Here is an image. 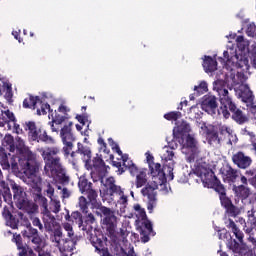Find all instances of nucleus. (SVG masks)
<instances>
[{
  "label": "nucleus",
  "instance_id": "f257e3e1",
  "mask_svg": "<svg viewBox=\"0 0 256 256\" xmlns=\"http://www.w3.org/2000/svg\"><path fill=\"white\" fill-rule=\"evenodd\" d=\"M237 48L235 44L228 41L226 50L223 52V58L220 60L224 63L225 80H222L225 87L229 91L235 92L237 97L244 103L253 101V92L247 85V72L249 71V57L253 67L256 68V42L251 45L249 50V41L243 36L236 38Z\"/></svg>",
  "mask_w": 256,
  "mask_h": 256
},
{
  "label": "nucleus",
  "instance_id": "f03ea898",
  "mask_svg": "<svg viewBox=\"0 0 256 256\" xmlns=\"http://www.w3.org/2000/svg\"><path fill=\"white\" fill-rule=\"evenodd\" d=\"M15 139L11 134H6L2 139V151L10 153H18L19 156H13L11 161L12 171L14 173H23L24 181L27 185H31L37 191H41V176L39 175V165L35 162V154L29 151L25 146V142L21 138Z\"/></svg>",
  "mask_w": 256,
  "mask_h": 256
},
{
  "label": "nucleus",
  "instance_id": "7ed1b4c3",
  "mask_svg": "<svg viewBox=\"0 0 256 256\" xmlns=\"http://www.w3.org/2000/svg\"><path fill=\"white\" fill-rule=\"evenodd\" d=\"M182 114L178 111H172L164 114V119L166 121H176V126L173 129L174 139H177L178 143L181 145V152L186 155V160L189 163H195L198 159L205 157L207 153L199 149V143L189 134L191 131V126L185 121H179Z\"/></svg>",
  "mask_w": 256,
  "mask_h": 256
},
{
  "label": "nucleus",
  "instance_id": "20e7f679",
  "mask_svg": "<svg viewBox=\"0 0 256 256\" xmlns=\"http://www.w3.org/2000/svg\"><path fill=\"white\" fill-rule=\"evenodd\" d=\"M214 167L215 164L209 163L207 156H203L194 162L192 171L194 175L200 178L203 187H206L207 189H215V191L219 193L221 204L227 209L231 207V200L227 198L225 195V188L219 184V180L215 177V173H213Z\"/></svg>",
  "mask_w": 256,
  "mask_h": 256
},
{
  "label": "nucleus",
  "instance_id": "39448f33",
  "mask_svg": "<svg viewBox=\"0 0 256 256\" xmlns=\"http://www.w3.org/2000/svg\"><path fill=\"white\" fill-rule=\"evenodd\" d=\"M213 91H216L221 104V107L218 110V115H223L224 119H229V117H231L229 111H231V113H233L232 119H234L236 123H239L240 125L247 123V116L243 115V112L237 109V106L233 103V95H231L229 88L225 86L223 80H216L213 82Z\"/></svg>",
  "mask_w": 256,
  "mask_h": 256
},
{
  "label": "nucleus",
  "instance_id": "423d86ee",
  "mask_svg": "<svg viewBox=\"0 0 256 256\" xmlns=\"http://www.w3.org/2000/svg\"><path fill=\"white\" fill-rule=\"evenodd\" d=\"M42 157L45 161V173L48 177H52L56 183H69V176L65 173V169L61 166V162L58 157H55L59 153L57 148H45L40 149Z\"/></svg>",
  "mask_w": 256,
  "mask_h": 256
},
{
  "label": "nucleus",
  "instance_id": "0eeeda50",
  "mask_svg": "<svg viewBox=\"0 0 256 256\" xmlns=\"http://www.w3.org/2000/svg\"><path fill=\"white\" fill-rule=\"evenodd\" d=\"M134 215L136 217V227L140 229L141 241L142 243H149L155 232H153V224L147 219V213L145 208L141 207L139 204H134Z\"/></svg>",
  "mask_w": 256,
  "mask_h": 256
},
{
  "label": "nucleus",
  "instance_id": "6e6552de",
  "mask_svg": "<svg viewBox=\"0 0 256 256\" xmlns=\"http://www.w3.org/2000/svg\"><path fill=\"white\" fill-rule=\"evenodd\" d=\"M32 187L34 193H36L37 197H40V200L42 202V207H43V221L46 229L51 231V227H53V223H55V217L51 215L52 213H59L61 211V202H59L55 198H51L50 201V208H47V198L41 196V178H40V190H37V188Z\"/></svg>",
  "mask_w": 256,
  "mask_h": 256
},
{
  "label": "nucleus",
  "instance_id": "1a4fd4ad",
  "mask_svg": "<svg viewBox=\"0 0 256 256\" xmlns=\"http://www.w3.org/2000/svg\"><path fill=\"white\" fill-rule=\"evenodd\" d=\"M129 232L125 229H120L115 235H112V241L115 245L116 255L118 256H137L131 244L127 242Z\"/></svg>",
  "mask_w": 256,
  "mask_h": 256
},
{
  "label": "nucleus",
  "instance_id": "9d476101",
  "mask_svg": "<svg viewBox=\"0 0 256 256\" xmlns=\"http://www.w3.org/2000/svg\"><path fill=\"white\" fill-rule=\"evenodd\" d=\"M176 139L174 138V140H172L171 142H168V146H165L162 150V155H161V159L165 165V167H167V179L168 181H173L174 179V175H173V169H175V159H177V157L175 156V149H177L178 144L175 141Z\"/></svg>",
  "mask_w": 256,
  "mask_h": 256
},
{
  "label": "nucleus",
  "instance_id": "9b49d317",
  "mask_svg": "<svg viewBox=\"0 0 256 256\" xmlns=\"http://www.w3.org/2000/svg\"><path fill=\"white\" fill-rule=\"evenodd\" d=\"M0 127H3L5 131H13L17 135L23 133V130L19 125H17V120L13 112L3 106V103L0 102Z\"/></svg>",
  "mask_w": 256,
  "mask_h": 256
},
{
  "label": "nucleus",
  "instance_id": "f8f14e48",
  "mask_svg": "<svg viewBox=\"0 0 256 256\" xmlns=\"http://www.w3.org/2000/svg\"><path fill=\"white\" fill-rule=\"evenodd\" d=\"M127 159V157H124ZM124 167L128 169L132 177H136V187L141 189L144 185H149V178H147V168H139L133 160H125Z\"/></svg>",
  "mask_w": 256,
  "mask_h": 256
},
{
  "label": "nucleus",
  "instance_id": "ddd939ff",
  "mask_svg": "<svg viewBox=\"0 0 256 256\" xmlns=\"http://www.w3.org/2000/svg\"><path fill=\"white\" fill-rule=\"evenodd\" d=\"M25 129L28 131V137L30 141H43V143H47L48 145H53L55 143V139L51 136L47 135V131L43 128H37L35 122H26Z\"/></svg>",
  "mask_w": 256,
  "mask_h": 256
},
{
  "label": "nucleus",
  "instance_id": "4468645a",
  "mask_svg": "<svg viewBox=\"0 0 256 256\" xmlns=\"http://www.w3.org/2000/svg\"><path fill=\"white\" fill-rule=\"evenodd\" d=\"M101 196L103 201L108 203V205H115L116 209H120V213H125L128 199L123 189L118 188L114 194H103V192H101Z\"/></svg>",
  "mask_w": 256,
  "mask_h": 256
},
{
  "label": "nucleus",
  "instance_id": "2eb2a0df",
  "mask_svg": "<svg viewBox=\"0 0 256 256\" xmlns=\"http://www.w3.org/2000/svg\"><path fill=\"white\" fill-rule=\"evenodd\" d=\"M73 127V122H66L65 125L60 130V137L62 139V143L64 145V152L66 155H69L73 149V143L75 142V136L71 131Z\"/></svg>",
  "mask_w": 256,
  "mask_h": 256
},
{
  "label": "nucleus",
  "instance_id": "dca6fc26",
  "mask_svg": "<svg viewBox=\"0 0 256 256\" xmlns=\"http://www.w3.org/2000/svg\"><path fill=\"white\" fill-rule=\"evenodd\" d=\"M102 213V225L109 231V233H115L117 225H119V219L115 216V211L102 206L100 208Z\"/></svg>",
  "mask_w": 256,
  "mask_h": 256
},
{
  "label": "nucleus",
  "instance_id": "f3484780",
  "mask_svg": "<svg viewBox=\"0 0 256 256\" xmlns=\"http://www.w3.org/2000/svg\"><path fill=\"white\" fill-rule=\"evenodd\" d=\"M157 185H151L148 182L144 188L141 190L143 197H147L146 208L148 213H153L157 207Z\"/></svg>",
  "mask_w": 256,
  "mask_h": 256
},
{
  "label": "nucleus",
  "instance_id": "a211bd4d",
  "mask_svg": "<svg viewBox=\"0 0 256 256\" xmlns=\"http://www.w3.org/2000/svg\"><path fill=\"white\" fill-rule=\"evenodd\" d=\"M69 113H71V108L65 102H62L58 107V111H50L48 118L52 120V123L61 125V123H65L69 119Z\"/></svg>",
  "mask_w": 256,
  "mask_h": 256
},
{
  "label": "nucleus",
  "instance_id": "6ab92c4d",
  "mask_svg": "<svg viewBox=\"0 0 256 256\" xmlns=\"http://www.w3.org/2000/svg\"><path fill=\"white\" fill-rule=\"evenodd\" d=\"M201 109L211 115L217 117V97L213 95H205L201 100Z\"/></svg>",
  "mask_w": 256,
  "mask_h": 256
},
{
  "label": "nucleus",
  "instance_id": "aec40b11",
  "mask_svg": "<svg viewBox=\"0 0 256 256\" xmlns=\"http://www.w3.org/2000/svg\"><path fill=\"white\" fill-rule=\"evenodd\" d=\"M167 179L169 178H167V176H165V172H163L162 178L161 174H156L155 176H152V180H149V183H151V185H156V189H159L162 195H169L171 186L167 184Z\"/></svg>",
  "mask_w": 256,
  "mask_h": 256
},
{
  "label": "nucleus",
  "instance_id": "412c9836",
  "mask_svg": "<svg viewBox=\"0 0 256 256\" xmlns=\"http://www.w3.org/2000/svg\"><path fill=\"white\" fill-rule=\"evenodd\" d=\"M146 163L148 164L150 177H155L156 175H160V178L163 179V170L161 169V164L155 163V158L151 152L147 151L145 153Z\"/></svg>",
  "mask_w": 256,
  "mask_h": 256
},
{
  "label": "nucleus",
  "instance_id": "4be33fe9",
  "mask_svg": "<svg viewBox=\"0 0 256 256\" xmlns=\"http://www.w3.org/2000/svg\"><path fill=\"white\" fill-rule=\"evenodd\" d=\"M11 187L14 193V201L18 204L19 209H23L27 203L25 201V192L23 191V188L14 182L11 183Z\"/></svg>",
  "mask_w": 256,
  "mask_h": 256
},
{
  "label": "nucleus",
  "instance_id": "5701e85b",
  "mask_svg": "<svg viewBox=\"0 0 256 256\" xmlns=\"http://www.w3.org/2000/svg\"><path fill=\"white\" fill-rule=\"evenodd\" d=\"M233 162L237 165L240 169H247L251 165V159L248 156H245L243 152H238L233 155Z\"/></svg>",
  "mask_w": 256,
  "mask_h": 256
},
{
  "label": "nucleus",
  "instance_id": "b1692460",
  "mask_svg": "<svg viewBox=\"0 0 256 256\" xmlns=\"http://www.w3.org/2000/svg\"><path fill=\"white\" fill-rule=\"evenodd\" d=\"M13 242L16 243L17 248L20 251L19 256H35L31 248L23 246V244L21 243V235L14 234Z\"/></svg>",
  "mask_w": 256,
  "mask_h": 256
},
{
  "label": "nucleus",
  "instance_id": "393cba45",
  "mask_svg": "<svg viewBox=\"0 0 256 256\" xmlns=\"http://www.w3.org/2000/svg\"><path fill=\"white\" fill-rule=\"evenodd\" d=\"M0 95L4 97L6 101H11L13 92L11 91V83L7 79H0Z\"/></svg>",
  "mask_w": 256,
  "mask_h": 256
},
{
  "label": "nucleus",
  "instance_id": "a878e982",
  "mask_svg": "<svg viewBox=\"0 0 256 256\" xmlns=\"http://www.w3.org/2000/svg\"><path fill=\"white\" fill-rule=\"evenodd\" d=\"M220 173L224 181L231 183L237 179V172L229 165H225L220 169Z\"/></svg>",
  "mask_w": 256,
  "mask_h": 256
},
{
  "label": "nucleus",
  "instance_id": "bb28decb",
  "mask_svg": "<svg viewBox=\"0 0 256 256\" xmlns=\"http://www.w3.org/2000/svg\"><path fill=\"white\" fill-rule=\"evenodd\" d=\"M101 183L107 189L106 195H113L117 193V189H121V186L115 185V178L113 177L102 178Z\"/></svg>",
  "mask_w": 256,
  "mask_h": 256
},
{
  "label": "nucleus",
  "instance_id": "cd10ccee",
  "mask_svg": "<svg viewBox=\"0 0 256 256\" xmlns=\"http://www.w3.org/2000/svg\"><path fill=\"white\" fill-rule=\"evenodd\" d=\"M62 256H72L73 249H75V242L72 240H62L61 245L58 246Z\"/></svg>",
  "mask_w": 256,
  "mask_h": 256
},
{
  "label": "nucleus",
  "instance_id": "c85d7f7f",
  "mask_svg": "<svg viewBox=\"0 0 256 256\" xmlns=\"http://www.w3.org/2000/svg\"><path fill=\"white\" fill-rule=\"evenodd\" d=\"M202 65L205 73H215L217 71V60L211 58V56H204Z\"/></svg>",
  "mask_w": 256,
  "mask_h": 256
},
{
  "label": "nucleus",
  "instance_id": "c756f323",
  "mask_svg": "<svg viewBox=\"0 0 256 256\" xmlns=\"http://www.w3.org/2000/svg\"><path fill=\"white\" fill-rule=\"evenodd\" d=\"M41 99H43L42 96L30 95V96H28L24 99L23 107L25 109H34V110H36L37 107L39 106V103L41 104Z\"/></svg>",
  "mask_w": 256,
  "mask_h": 256
},
{
  "label": "nucleus",
  "instance_id": "7c9ffc66",
  "mask_svg": "<svg viewBox=\"0 0 256 256\" xmlns=\"http://www.w3.org/2000/svg\"><path fill=\"white\" fill-rule=\"evenodd\" d=\"M2 215H3L4 219H6V225L8 227H11V229H17L19 220H17L14 216L11 215V211H9V208L4 207Z\"/></svg>",
  "mask_w": 256,
  "mask_h": 256
},
{
  "label": "nucleus",
  "instance_id": "2f4dec72",
  "mask_svg": "<svg viewBox=\"0 0 256 256\" xmlns=\"http://www.w3.org/2000/svg\"><path fill=\"white\" fill-rule=\"evenodd\" d=\"M108 143H109L111 149H112L115 153H117V155H118V157H119L118 159H121V160H122V163H123L124 166H125V160H126V161H131V159H129V156H128L127 154H123V152L121 151V148H119V144L116 143V142L113 140V138H109V139H108ZM125 157H126V159H125Z\"/></svg>",
  "mask_w": 256,
  "mask_h": 256
},
{
  "label": "nucleus",
  "instance_id": "473e14b6",
  "mask_svg": "<svg viewBox=\"0 0 256 256\" xmlns=\"http://www.w3.org/2000/svg\"><path fill=\"white\" fill-rule=\"evenodd\" d=\"M108 143H109L111 149H112L115 153H117V155H118V157H119L118 159H121V160H122V163H123L124 166H125V160H126V161H131V159H129V156H128L127 154H123V152L121 151V148H119V144L116 143V142L113 140V138H109V139H108ZM125 157H126V159H125Z\"/></svg>",
  "mask_w": 256,
  "mask_h": 256
},
{
  "label": "nucleus",
  "instance_id": "72a5a7b5",
  "mask_svg": "<svg viewBox=\"0 0 256 256\" xmlns=\"http://www.w3.org/2000/svg\"><path fill=\"white\" fill-rule=\"evenodd\" d=\"M78 153L82 155L83 161L86 165H89V161H91V148L89 146H85L82 143H78Z\"/></svg>",
  "mask_w": 256,
  "mask_h": 256
},
{
  "label": "nucleus",
  "instance_id": "f704fd0d",
  "mask_svg": "<svg viewBox=\"0 0 256 256\" xmlns=\"http://www.w3.org/2000/svg\"><path fill=\"white\" fill-rule=\"evenodd\" d=\"M47 111H49V114L51 113V105L49 103H44L43 99H41V103L38 104L36 108L37 115H47Z\"/></svg>",
  "mask_w": 256,
  "mask_h": 256
},
{
  "label": "nucleus",
  "instance_id": "c9c22d12",
  "mask_svg": "<svg viewBox=\"0 0 256 256\" xmlns=\"http://www.w3.org/2000/svg\"><path fill=\"white\" fill-rule=\"evenodd\" d=\"M220 131L222 135H228L230 143H237V135L233 134V130L230 127L222 126Z\"/></svg>",
  "mask_w": 256,
  "mask_h": 256
},
{
  "label": "nucleus",
  "instance_id": "e433bc0d",
  "mask_svg": "<svg viewBox=\"0 0 256 256\" xmlns=\"http://www.w3.org/2000/svg\"><path fill=\"white\" fill-rule=\"evenodd\" d=\"M197 127L200 129V133L205 135V137L213 131V125L207 124L203 121H197Z\"/></svg>",
  "mask_w": 256,
  "mask_h": 256
},
{
  "label": "nucleus",
  "instance_id": "4c0bfd02",
  "mask_svg": "<svg viewBox=\"0 0 256 256\" xmlns=\"http://www.w3.org/2000/svg\"><path fill=\"white\" fill-rule=\"evenodd\" d=\"M40 95H41L43 101H49V103L51 105H57V103H59V98H57L51 92H42Z\"/></svg>",
  "mask_w": 256,
  "mask_h": 256
},
{
  "label": "nucleus",
  "instance_id": "58836bf2",
  "mask_svg": "<svg viewBox=\"0 0 256 256\" xmlns=\"http://www.w3.org/2000/svg\"><path fill=\"white\" fill-rule=\"evenodd\" d=\"M246 225L250 228H246V233H251L253 229L256 230V218L255 215H253V212H248V221Z\"/></svg>",
  "mask_w": 256,
  "mask_h": 256
},
{
  "label": "nucleus",
  "instance_id": "ea45409f",
  "mask_svg": "<svg viewBox=\"0 0 256 256\" xmlns=\"http://www.w3.org/2000/svg\"><path fill=\"white\" fill-rule=\"evenodd\" d=\"M188 115L190 119H201V117H203V112L199 110V105H195L189 109Z\"/></svg>",
  "mask_w": 256,
  "mask_h": 256
},
{
  "label": "nucleus",
  "instance_id": "a19ab883",
  "mask_svg": "<svg viewBox=\"0 0 256 256\" xmlns=\"http://www.w3.org/2000/svg\"><path fill=\"white\" fill-rule=\"evenodd\" d=\"M234 191L237 197H241V199H247V197H249V188L243 185L234 188Z\"/></svg>",
  "mask_w": 256,
  "mask_h": 256
},
{
  "label": "nucleus",
  "instance_id": "79ce46f5",
  "mask_svg": "<svg viewBox=\"0 0 256 256\" xmlns=\"http://www.w3.org/2000/svg\"><path fill=\"white\" fill-rule=\"evenodd\" d=\"M194 91L197 95H204V93L209 91V85L205 81H201L199 85L194 86Z\"/></svg>",
  "mask_w": 256,
  "mask_h": 256
},
{
  "label": "nucleus",
  "instance_id": "37998d69",
  "mask_svg": "<svg viewBox=\"0 0 256 256\" xmlns=\"http://www.w3.org/2000/svg\"><path fill=\"white\" fill-rule=\"evenodd\" d=\"M78 187L81 193H85L86 191H89L91 189V183H89L85 177H80Z\"/></svg>",
  "mask_w": 256,
  "mask_h": 256
},
{
  "label": "nucleus",
  "instance_id": "c03bdc74",
  "mask_svg": "<svg viewBox=\"0 0 256 256\" xmlns=\"http://www.w3.org/2000/svg\"><path fill=\"white\" fill-rule=\"evenodd\" d=\"M0 165L3 169H9L11 167L7 158V152H4L3 149H0Z\"/></svg>",
  "mask_w": 256,
  "mask_h": 256
},
{
  "label": "nucleus",
  "instance_id": "a18cd8bd",
  "mask_svg": "<svg viewBox=\"0 0 256 256\" xmlns=\"http://www.w3.org/2000/svg\"><path fill=\"white\" fill-rule=\"evenodd\" d=\"M37 229L31 227V224L26 225V230H24V237H27L28 239H31L35 235H37Z\"/></svg>",
  "mask_w": 256,
  "mask_h": 256
},
{
  "label": "nucleus",
  "instance_id": "49530a36",
  "mask_svg": "<svg viewBox=\"0 0 256 256\" xmlns=\"http://www.w3.org/2000/svg\"><path fill=\"white\" fill-rule=\"evenodd\" d=\"M210 145H219V136L216 132L213 131V129L210 131V133L206 136Z\"/></svg>",
  "mask_w": 256,
  "mask_h": 256
},
{
  "label": "nucleus",
  "instance_id": "de8ad7c7",
  "mask_svg": "<svg viewBox=\"0 0 256 256\" xmlns=\"http://www.w3.org/2000/svg\"><path fill=\"white\" fill-rule=\"evenodd\" d=\"M246 34L248 37H256V26L255 23H249L246 28Z\"/></svg>",
  "mask_w": 256,
  "mask_h": 256
},
{
  "label": "nucleus",
  "instance_id": "09e8293b",
  "mask_svg": "<svg viewBox=\"0 0 256 256\" xmlns=\"http://www.w3.org/2000/svg\"><path fill=\"white\" fill-rule=\"evenodd\" d=\"M92 245L95 247L96 251H105V249H103V242L99 238H92Z\"/></svg>",
  "mask_w": 256,
  "mask_h": 256
},
{
  "label": "nucleus",
  "instance_id": "8fccbe9b",
  "mask_svg": "<svg viewBox=\"0 0 256 256\" xmlns=\"http://www.w3.org/2000/svg\"><path fill=\"white\" fill-rule=\"evenodd\" d=\"M98 145L100 146V153H104L105 155H109V150L107 149V144L103 138H98Z\"/></svg>",
  "mask_w": 256,
  "mask_h": 256
},
{
  "label": "nucleus",
  "instance_id": "3c124183",
  "mask_svg": "<svg viewBox=\"0 0 256 256\" xmlns=\"http://www.w3.org/2000/svg\"><path fill=\"white\" fill-rule=\"evenodd\" d=\"M63 229L65 230V231H67V233H68V237H73V235H75V232H73V225H71V223H69V222H65L64 224H63Z\"/></svg>",
  "mask_w": 256,
  "mask_h": 256
},
{
  "label": "nucleus",
  "instance_id": "603ef678",
  "mask_svg": "<svg viewBox=\"0 0 256 256\" xmlns=\"http://www.w3.org/2000/svg\"><path fill=\"white\" fill-rule=\"evenodd\" d=\"M79 205H80V208L81 210L83 211V213H87V199L85 197H80L79 198Z\"/></svg>",
  "mask_w": 256,
  "mask_h": 256
},
{
  "label": "nucleus",
  "instance_id": "864d4df0",
  "mask_svg": "<svg viewBox=\"0 0 256 256\" xmlns=\"http://www.w3.org/2000/svg\"><path fill=\"white\" fill-rule=\"evenodd\" d=\"M85 193H88V198L90 199V201L93 203L95 201V199H97V192H95V190L93 189H89L88 191H86Z\"/></svg>",
  "mask_w": 256,
  "mask_h": 256
},
{
  "label": "nucleus",
  "instance_id": "5fc2aeb1",
  "mask_svg": "<svg viewBox=\"0 0 256 256\" xmlns=\"http://www.w3.org/2000/svg\"><path fill=\"white\" fill-rule=\"evenodd\" d=\"M235 237L239 240V241H243V232H241V230H239L238 228L232 230Z\"/></svg>",
  "mask_w": 256,
  "mask_h": 256
},
{
  "label": "nucleus",
  "instance_id": "6e6d98bb",
  "mask_svg": "<svg viewBox=\"0 0 256 256\" xmlns=\"http://www.w3.org/2000/svg\"><path fill=\"white\" fill-rule=\"evenodd\" d=\"M71 217H72V219H75L76 221L78 219V224L82 225L83 220L81 219V214H79V212H73Z\"/></svg>",
  "mask_w": 256,
  "mask_h": 256
},
{
  "label": "nucleus",
  "instance_id": "4d7b16f0",
  "mask_svg": "<svg viewBox=\"0 0 256 256\" xmlns=\"http://www.w3.org/2000/svg\"><path fill=\"white\" fill-rule=\"evenodd\" d=\"M32 224L34 227H38L39 229H43V224H41V220L39 218H33L32 219Z\"/></svg>",
  "mask_w": 256,
  "mask_h": 256
},
{
  "label": "nucleus",
  "instance_id": "13d9d810",
  "mask_svg": "<svg viewBox=\"0 0 256 256\" xmlns=\"http://www.w3.org/2000/svg\"><path fill=\"white\" fill-rule=\"evenodd\" d=\"M113 165H114V167L118 168V175H123V173H125V170L123 168H121V162L113 161Z\"/></svg>",
  "mask_w": 256,
  "mask_h": 256
},
{
  "label": "nucleus",
  "instance_id": "bf43d9fd",
  "mask_svg": "<svg viewBox=\"0 0 256 256\" xmlns=\"http://www.w3.org/2000/svg\"><path fill=\"white\" fill-rule=\"evenodd\" d=\"M31 239H32V243H34L35 245H41V237H39L38 233L32 236Z\"/></svg>",
  "mask_w": 256,
  "mask_h": 256
},
{
  "label": "nucleus",
  "instance_id": "052dcab7",
  "mask_svg": "<svg viewBox=\"0 0 256 256\" xmlns=\"http://www.w3.org/2000/svg\"><path fill=\"white\" fill-rule=\"evenodd\" d=\"M46 193L50 199H53V194L55 193V189H53V187H51V185H48Z\"/></svg>",
  "mask_w": 256,
  "mask_h": 256
},
{
  "label": "nucleus",
  "instance_id": "680f3d73",
  "mask_svg": "<svg viewBox=\"0 0 256 256\" xmlns=\"http://www.w3.org/2000/svg\"><path fill=\"white\" fill-rule=\"evenodd\" d=\"M249 113H250V117H252V119H256V106H250L249 107Z\"/></svg>",
  "mask_w": 256,
  "mask_h": 256
},
{
  "label": "nucleus",
  "instance_id": "e2e57ef3",
  "mask_svg": "<svg viewBox=\"0 0 256 256\" xmlns=\"http://www.w3.org/2000/svg\"><path fill=\"white\" fill-rule=\"evenodd\" d=\"M20 33H21V30H14V31H12L13 37H14L17 41H19V43H21V37H19Z\"/></svg>",
  "mask_w": 256,
  "mask_h": 256
},
{
  "label": "nucleus",
  "instance_id": "0e129e2a",
  "mask_svg": "<svg viewBox=\"0 0 256 256\" xmlns=\"http://www.w3.org/2000/svg\"><path fill=\"white\" fill-rule=\"evenodd\" d=\"M61 239H62V238L55 237V236L52 237V241H54V243H56V245H57L58 247L63 243V240H61Z\"/></svg>",
  "mask_w": 256,
  "mask_h": 256
},
{
  "label": "nucleus",
  "instance_id": "69168bd1",
  "mask_svg": "<svg viewBox=\"0 0 256 256\" xmlns=\"http://www.w3.org/2000/svg\"><path fill=\"white\" fill-rule=\"evenodd\" d=\"M227 227H229V229H231L232 231H234V229H237V226L235 225V222H233V220H229Z\"/></svg>",
  "mask_w": 256,
  "mask_h": 256
},
{
  "label": "nucleus",
  "instance_id": "338daca9",
  "mask_svg": "<svg viewBox=\"0 0 256 256\" xmlns=\"http://www.w3.org/2000/svg\"><path fill=\"white\" fill-rule=\"evenodd\" d=\"M54 237L62 238L63 237V232H61V229H56L54 231Z\"/></svg>",
  "mask_w": 256,
  "mask_h": 256
},
{
  "label": "nucleus",
  "instance_id": "774afa93",
  "mask_svg": "<svg viewBox=\"0 0 256 256\" xmlns=\"http://www.w3.org/2000/svg\"><path fill=\"white\" fill-rule=\"evenodd\" d=\"M69 190H67L66 188H63V190H62V197L64 198V199H67V197H69Z\"/></svg>",
  "mask_w": 256,
  "mask_h": 256
}]
</instances>
